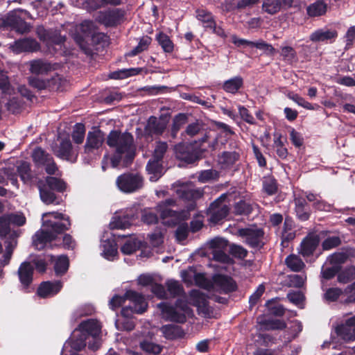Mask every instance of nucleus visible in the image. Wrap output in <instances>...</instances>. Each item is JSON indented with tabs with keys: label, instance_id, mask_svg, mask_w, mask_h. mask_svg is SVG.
<instances>
[{
	"label": "nucleus",
	"instance_id": "50",
	"mask_svg": "<svg viewBox=\"0 0 355 355\" xmlns=\"http://www.w3.org/2000/svg\"><path fill=\"white\" fill-rule=\"evenodd\" d=\"M240 158V154L236 151H224L220 156L222 164L230 166L234 165Z\"/></svg>",
	"mask_w": 355,
	"mask_h": 355
},
{
	"label": "nucleus",
	"instance_id": "49",
	"mask_svg": "<svg viewBox=\"0 0 355 355\" xmlns=\"http://www.w3.org/2000/svg\"><path fill=\"white\" fill-rule=\"evenodd\" d=\"M141 349L146 353L153 355H159L163 349V347L155 343L144 340L140 343Z\"/></svg>",
	"mask_w": 355,
	"mask_h": 355
},
{
	"label": "nucleus",
	"instance_id": "39",
	"mask_svg": "<svg viewBox=\"0 0 355 355\" xmlns=\"http://www.w3.org/2000/svg\"><path fill=\"white\" fill-rule=\"evenodd\" d=\"M259 324L263 327L266 331L270 330H284L286 328V323L279 319H265L261 320Z\"/></svg>",
	"mask_w": 355,
	"mask_h": 355
},
{
	"label": "nucleus",
	"instance_id": "47",
	"mask_svg": "<svg viewBox=\"0 0 355 355\" xmlns=\"http://www.w3.org/2000/svg\"><path fill=\"white\" fill-rule=\"evenodd\" d=\"M262 190L268 196H272L278 191V184L274 178H268L263 180Z\"/></svg>",
	"mask_w": 355,
	"mask_h": 355
},
{
	"label": "nucleus",
	"instance_id": "18",
	"mask_svg": "<svg viewBox=\"0 0 355 355\" xmlns=\"http://www.w3.org/2000/svg\"><path fill=\"white\" fill-rule=\"evenodd\" d=\"M57 239L56 235L48 230H40L33 236V245L37 250H42L52 241Z\"/></svg>",
	"mask_w": 355,
	"mask_h": 355
},
{
	"label": "nucleus",
	"instance_id": "9",
	"mask_svg": "<svg viewBox=\"0 0 355 355\" xmlns=\"http://www.w3.org/2000/svg\"><path fill=\"white\" fill-rule=\"evenodd\" d=\"M265 232L262 228L245 227L238 230V235L245 239V243L252 248L263 247V238Z\"/></svg>",
	"mask_w": 355,
	"mask_h": 355
},
{
	"label": "nucleus",
	"instance_id": "56",
	"mask_svg": "<svg viewBox=\"0 0 355 355\" xmlns=\"http://www.w3.org/2000/svg\"><path fill=\"white\" fill-rule=\"evenodd\" d=\"M263 10L270 14L275 15L282 8L277 0H266L262 5Z\"/></svg>",
	"mask_w": 355,
	"mask_h": 355
},
{
	"label": "nucleus",
	"instance_id": "54",
	"mask_svg": "<svg viewBox=\"0 0 355 355\" xmlns=\"http://www.w3.org/2000/svg\"><path fill=\"white\" fill-rule=\"evenodd\" d=\"M148 238L150 245L154 248L159 247L164 243V234L160 229H156L148 234Z\"/></svg>",
	"mask_w": 355,
	"mask_h": 355
},
{
	"label": "nucleus",
	"instance_id": "15",
	"mask_svg": "<svg viewBox=\"0 0 355 355\" xmlns=\"http://www.w3.org/2000/svg\"><path fill=\"white\" fill-rule=\"evenodd\" d=\"M189 297L194 306H196L205 316L210 315L211 309L209 306V302L205 293L198 290L193 289L189 292Z\"/></svg>",
	"mask_w": 355,
	"mask_h": 355
},
{
	"label": "nucleus",
	"instance_id": "51",
	"mask_svg": "<svg viewBox=\"0 0 355 355\" xmlns=\"http://www.w3.org/2000/svg\"><path fill=\"white\" fill-rule=\"evenodd\" d=\"M266 306L270 314L281 317L285 313V309L282 304H277L275 299L268 300L266 303Z\"/></svg>",
	"mask_w": 355,
	"mask_h": 355
},
{
	"label": "nucleus",
	"instance_id": "48",
	"mask_svg": "<svg viewBox=\"0 0 355 355\" xmlns=\"http://www.w3.org/2000/svg\"><path fill=\"white\" fill-rule=\"evenodd\" d=\"M229 212V207L227 205H223L220 209L209 212L210 220L214 223H218L227 216Z\"/></svg>",
	"mask_w": 355,
	"mask_h": 355
},
{
	"label": "nucleus",
	"instance_id": "26",
	"mask_svg": "<svg viewBox=\"0 0 355 355\" xmlns=\"http://www.w3.org/2000/svg\"><path fill=\"white\" fill-rule=\"evenodd\" d=\"M338 37V32L334 29L320 28L310 35V40L313 42L334 40Z\"/></svg>",
	"mask_w": 355,
	"mask_h": 355
},
{
	"label": "nucleus",
	"instance_id": "28",
	"mask_svg": "<svg viewBox=\"0 0 355 355\" xmlns=\"http://www.w3.org/2000/svg\"><path fill=\"white\" fill-rule=\"evenodd\" d=\"M18 236L17 232L13 231L9 235V237L5 241L6 252L3 254L2 259L0 260L1 264L4 266L9 263L12 257L15 248L17 245L16 238Z\"/></svg>",
	"mask_w": 355,
	"mask_h": 355
},
{
	"label": "nucleus",
	"instance_id": "37",
	"mask_svg": "<svg viewBox=\"0 0 355 355\" xmlns=\"http://www.w3.org/2000/svg\"><path fill=\"white\" fill-rule=\"evenodd\" d=\"M196 18L200 21L205 28L209 29L216 23L212 13L205 9H197L196 10Z\"/></svg>",
	"mask_w": 355,
	"mask_h": 355
},
{
	"label": "nucleus",
	"instance_id": "1",
	"mask_svg": "<svg viewBox=\"0 0 355 355\" xmlns=\"http://www.w3.org/2000/svg\"><path fill=\"white\" fill-rule=\"evenodd\" d=\"M106 143L109 147L115 148L116 153L125 155L123 162L126 166L132 164L135 156V148L134 137L130 132L112 130L107 137Z\"/></svg>",
	"mask_w": 355,
	"mask_h": 355
},
{
	"label": "nucleus",
	"instance_id": "23",
	"mask_svg": "<svg viewBox=\"0 0 355 355\" xmlns=\"http://www.w3.org/2000/svg\"><path fill=\"white\" fill-rule=\"evenodd\" d=\"M167 123L162 119H158L156 116L149 117L146 126V132L149 135H162L166 128Z\"/></svg>",
	"mask_w": 355,
	"mask_h": 355
},
{
	"label": "nucleus",
	"instance_id": "60",
	"mask_svg": "<svg viewBox=\"0 0 355 355\" xmlns=\"http://www.w3.org/2000/svg\"><path fill=\"white\" fill-rule=\"evenodd\" d=\"M189 230L187 223H182L180 224L175 232L176 241L179 243L185 241L189 236Z\"/></svg>",
	"mask_w": 355,
	"mask_h": 355
},
{
	"label": "nucleus",
	"instance_id": "64",
	"mask_svg": "<svg viewBox=\"0 0 355 355\" xmlns=\"http://www.w3.org/2000/svg\"><path fill=\"white\" fill-rule=\"evenodd\" d=\"M281 55L283 60L289 62L297 60V56L295 50L289 46L282 47Z\"/></svg>",
	"mask_w": 355,
	"mask_h": 355
},
{
	"label": "nucleus",
	"instance_id": "25",
	"mask_svg": "<svg viewBox=\"0 0 355 355\" xmlns=\"http://www.w3.org/2000/svg\"><path fill=\"white\" fill-rule=\"evenodd\" d=\"M79 331L84 334L87 337H92L94 340L100 334L101 327L98 322L94 320H87L83 321L78 325Z\"/></svg>",
	"mask_w": 355,
	"mask_h": 355
},
{
	"label": "nucleus",
	"instance_id": "21",
	"mask_svg": "<svg viewBox=\"0 0 355 355\" xmlns=\"http://www.w3.org/2000/svg\"><path fill=\"white\" fill-rule=\"evenodd\" d=\"M34 268L30 262H22L18 268V277L20 283L25 289H28L33 282Z\"/></svg>",
	"mask_w": 355,
	"mask_h": 355
},
{
	"label": "nucleus",
	"instance_id": "5",
	"mask_svg": "<svg viewBox=\"0 0 355 355\" xmlns=\"http://www.w3.org/2000/svg\"><path fill=\"white\" fill-rule=\"evenodd\" d=\"M49 216H52L54 220H44L43 226L57 237L58 234H62L70 229L71 223L69 216L59 212H47L42 215V218H44Z\"/></svg>",
	"mask_w": 355,
	"mask_h": 355
},
{
	"label": "nucleus",
	"instance_id": "40",
	"mask_svg": "<svg viewBox=\"0 0 355 355\" xmlns=\"http://www.w3.org/2000/svg\"><path fill=\"white\" fill-rule=\"evenodd\" d=\"M69 266V260L67 255L59 256L55 261L54 271L57 276L64 275Z\"/></svg>",
	"mask_w": 355,
	"mask_h": 355
},
{
	"label": "nucleus",
	"instance_id": "6",
	"mask_svg": "<svg viewBox=\"0 0 355 355\" xmlns=\"http://www.w3.org/2000/svg\"><path fill=\"white\" fill-rule=\"evenodd\" d=\"M21 15V12L18 10L10 12L0 22V28L3 30L15 31L21 34L29 32L31 26Z\"/></svg>",
	"mask_w": 355,
	"mask_h": 355
},
{
	"label": "nucleus",
	"instance_id": "59",
	"mask_svg": "<svg viewBox=\"0 0 355 355\" xmlns=\"http://www.w3.org/2000/svg\"><path fill=\"white\" fill-rule=\"evenodd\" d=\"M343 293V291L340 288H329L327 289L326 292L324 293V299L327 302H334L339 299Z\"/></svg>",
	"mask_w": 355,
	"mask_h": 355
},
{
	"label": "nucleus",
	"instance_id": "31",
	"mask_svg": "<svg viewBox=\"0 0 355 355\" xmlns=\"http://www.w3.org/2000/svg\"><path fill=\"white\" fill-rule=\"evenodd\" d=\"M160 330L164 336L168 340L182 338L184 336V332L182 328L176 324H164L161 327Z\"/></svg>",
	"mask_w": 355,
	"mask_h": 355
},
{
	"label": "nucleus",
	"instance_id": "11",
	"mask_svg": "<svg viewBox=\"0 0 355 355\" xmlns=\"http://www.w3.org/2000/svg\"><path fill=\"white\" fill-rule=\"evenodd\" d=\"M105 141V134L98 128H94L92 131H89L84 146V153L88 155H95L101 148Z\"/></svg>",
	"mask_w": 355,
	"mask_h": 355
},
{
	"label": "nucleus",
	"instance_id": "4",
	"mask_svg": "<svg viewBox=\"0 0 355 355\" xmlns=\"http://www.w3.org/2000/svg\"><path fill=\"white\" fill-rule=\"evenodd\" d=\"M127 300L135 303V311L137 314H142L147 310L148 304L144 296L132 290H128L123 295H114L109 302L110 308L115 311L121 307Z\"/></svg>",
	"mask_w": 355,
	"mask_h": 355
},
{
	"label": "nucleus",
	"instance_id": "55",
	"mask_svg": "<svg viewBox=\"0 0 355 355\" xmlns=\"http://www.w3.org/2000/svg\"><path fill=\"white\" fill-rule=\"evenodd\" d=\"M87 339H89V338L80 331V334L71 340V348L77 352L81 351L87 345Z\"/></svg>",
	"mask_w": 355,
	"mask_h": 355
},
{
	"label": "nucleus",
	"instance_id": "52",
	"mask_svg": "<svg viewBox=\"0 0 355 355\" xmlns=\"http://www.w3.org/2000/svg\"><path fill=\"white\" fill-rule=\"evenodd\" d=\"M85 135V127L84 124L80 123H76L71 133V137L74 143L81 144L84 141Z\"/></svg>",
	"mask_w": 355,
	"mask_h": 355
},
{
	"label": "nucleus",
	"instance_id": "62",
	"mask_svg": "<svg viewBox=\"0 0 355 355\" xmlns=\"http://www.w3.org/2000/svg\"><path fill=\"white\" fill-rule=\"evenodd\" d=\"M193 280L196 285L202 288L209 289L212 285L204 273L196 272L193 276Z\"/></svg>",
	"mask_w": 355,
	"mask_h": 355
},
{
	"label": "nucleus",
	"instance_id": "45",
	"mask_svg": "<svg viewBox=\"0 0 355 355\" xmlns=\"http://www.w3.org/2000/svg\"><path fill=\"white\" fill-rule=\"evenodd\" d=\"M288 98L293 101L298 105L309 110H318L320 107V105L318 104H311V103L306 101L303 97L300 96L297 94L295 93H289L288 94Z\"/></svg>",
	"mask_w": 355,
	"mask_h": 355
},
{
	"label": "nucleus",
	"instance_id": "41",
	"mask_svg": "<svg viewBox=\"0 0 355 355\" xmlns=\"http://www.w3.org/2000/svg\"><path fill=\"white\" fill-rule=\"evenodd\" d=\"M355 279V266H350L340 270L337 280L340 284H347Z\"/></svg>",
	"mask_w": 355,
	"mask_h": 355
},
{
	"label": "nucleus",
	"instance_id": "38",
	"mask_svg": "<svg viewBox=\"0 0 355 355\" xmlns=\"http://www.w3.org/2000/svg\"><path fill=\"white\" fill-rule=\"evenodd\" d=\"M285 263L293 272H300L306 266L302 259L294 254H291L286 258Z\"/></svg>",
	"mask_w": 355,
	"mask_h": 355
},
{
	"label": "nucleus",
	"instance_id": "35",
	"mask_svg": "<svg viewBox=\"0 0 355 355\" xmlns=\"http://www.w3.org/2000/svg\"><path fill=\"white\" fill-rule=\"evenodd\" d=\"M243 86V78L240 76H237L225 80L222 86V89L227 93L235 94Z\"/></svg>",
	"mask_w": 355,
	"mask_h": 355
},
{
	"label": "nucleus",
	"instance_id": "20",
	"mask_svg": "<svg viewBox=\"0 0 355 355\" xmlns=\"http://www.w3.org/2000/svg\"><path fill=\"white\" fill-rule=\"evenodd\" d=\"M214 283L225 293H230L237 290L238 286L234 279L228 275L218 274L213 277Z\"/></svg>",
	"mask_w": 355,
	"mask_h": 355
},
{
	"label": "nucleus",
	"instance_id": "3",
	"mask_svg": "<svg viewBox=\"0 0 355 355\" xmlns=\"http://www.w3.org/2000/svg\"><path fill=\"white\" fill-rule=\"evenodd\" d=\"M157 307L164 315L166 320L184 324L187 321V315L192 313V309L184 299L178 298L174 305L168 302H162Z\"/></svg>",
	"mask_w": 355,
	"mask_h": 355
},
{
	"label": "nucleus",
	"instance_id": "46",
	"mask_svg": "<svg viewBox=\"0 0 355 355\" xmlns=\"http://www.w3.org/2000/svg\"><path fill=\"white\" fill-rule=\"evenodd\" d=\"M167 291L169 293L171 297H176L182 295L184 293V288L178 281L168 280L166 282Z\"/></svg>",
	"mask_w": 355,
	"mask_h": 355
},
{
	"label": "nucleus",
	"instance_id": "43",
	"mask_svg": "<svg viewBox=\"0 0 355 355\" xmlns=\"http://www.w3.org/2000/svg\"><path fill=\"white\" fill-rule=\"evenodd\" d=\"M252 211V205L245 200H241L234 206V213L236 216H249Z\"/></svg>",
	"mask_w": 355,
	"mask_h": 355
},
{
	"label": "nucleus",
	"instance_id": "10",
	"mask_svg": "<svg viewBox=\"0 0 355 355\" xmlns=\"http://www.w3.org/2000/svg\"><path fill=\"white\" fill-rule=\"evenodd\" d=\"M53 152L57 157L72 163L76 162L78 157V148L73 147L69 137L62 139Z\"/></svg>",
	"mask_w": 355,
	"mask_h": 355
},
{
	"label": "nucleus",
	"instance_id": "61",
	"mask_svg": "<svg viewBox=\"0 0 355 355\" xmlns=\"http://www.w3.org/2000/svg\"><path fill=\"white\" fill-rule=\"evenodd\" d=\"M167 148L168 145L166 142H159L156 146L150 159L162 162Z\"/></svg>",
	"mask_w": 355,
	"mask_h": 355
},
{
	"label": "nucleus",
	"instance_id": "17",
	"mask_svg": "<svg viewBox=\"0 0 355 355\" xmlns=\"http://www.w3.org/2000/svg\"><path fill=\"white\" fill-rule=\"evenodd\" d=\"M62 288L60 281L42 282L37 288V295L41 298H47L58 294Z\"/></svg>",
	"mask_w": 355,
	"mask_h": 355
},
{
	"label": "nucleus",
	"instance_id": "42",
	"mask_svg": "<svg viewBox=\"0 0 355 355\" xmlns=\"http://www.w3.org/2000/svg\"><path fill=\"white\" fill-rule=\"evenodd\" d=\"M156 40L165 53H172L174 49V44L170 37L163 32L156 35Z\"/></svg>",
	"mask_w": 355,
	"mask_h": 355
},
{
	"label": "nucleus",
	"instance_id": "63",
	"mask_svg": "<svg viewBox=\"0 0 355 355\" xmlns=\"http://www.w3.org/2000/svg\"><path fill=\"white\" fill-rule=\"evenodd\" d=\"M202 128L203 123L201 121L196 120L195 122L189 123L187 126L184 130V133L187 135L192 137L200 133Z\"/></svg>",
	"mask_w": 355,
	"mask_h": 355
},
{
	"label": "nucleus",
	"instance_id": "13",
	"mask_svg": "<svg viewBox=\"0 0 355 355\" xmlns=\"http://www.w3.org/2000/svg\"><path fill=\"white\" fill-rule=\"evenodd\" d=\"M175 150L177 158L187 164H193L200 158L199 152L191 145L179 144Z\"/></svg>",
	"mask_w": 355,
	"mask_h": 355
},
{
	"label": "nucleus",
	"instance_id": "57",
	"mask_svg": "<svg viewBox=\"0 0 355 355\" xmlns=\"http://www.w3.org/2000/svg\"><path fill=\"white\" fill-rule=\"evenodd\" d=\"M12 89L6 73L0 70V91L3 94H10Z\"/></svg>",
	"mask_w": 355,
	"mask_h": 355
},
{
	"label": "nucleus",
	"instance_id": "58",
	"mask_svg": "<svg viewBox=\"0 0 355 355\" xmlns=\"http://www.w3.org/2000/svg\"><path fill=\"white\" fill-rule=\"evenodd\" d=\"M341 266L339 265H334L331 267L322 268L321 277L326 280H330L333 279L336 275L338 276Z\"/></svg>",
	"mask_w": 355,
	"mask_h": 355
},
{
	"label": "nucleus",
	"instance_id": "14",
	"mask_svg": "<svg viewBox=\"0 0 355 355\" xmlns=\"http://www.w3.org/2000/svg\"><path fill=\"white\" fill-rule=\"evenodd\" d=\"M336 333L346 342L355 340V315L347 319L343 324L338 325Z\"/></svg>",
	"mask_w": 355,
	"mask_h": 355
},
{
	"label": "nucleus",
	"instance_id": "32",
	"mask_svg": "<svg viewBox=\"0 0 355 355\" xmlns=\"http://www.w3.org/2000/svg\"><path fill=\"white\" fill-rule=\"evenodd\" d=\"M146 169L150 175V182L157 181L163 175V166L162 162L149 159Z\"/></svg>",
	"mask_w": 355,
	"mask_h": 355
},
{
	"label": "nucleus",
	"instance_id": "12",
	"mask_svg": "<svg viewBox=\"0 0 355 355\" xmlns=\"http://www.w3.org/2000/svg\"><path fill=\"white\" fill-rule=\"evenodd\" d=\"M320 236L314 233H309L302 241L299 248V253L303 257L313 256L320 244Z\"/></svg>",
	"mask_w": 355,
	"mask_h": 355
},
{
	"label": "nucleus",
	"instance_id": "34",
	"mask_svg": "<svg viewBox=\"0 0 355 355\" xmlns=\"http://www.w3.org/2000/svg\"><path fill=\"white\" fill-rule=\"evenodd\" d=\"M327 11V4L323 0H318L306 7V14L310 17L324 15Z\"/></svg>",
	"mask_w": 355,
	"mask_h": 355
},
{
	"label": "nucleus",
	"instance_id": "44",
	"mask_svg": "<svg viewBox=\"0 0 355 355\" xmlns=\"http://www.w3.org/2000/svg\"><path fill=\"white\" fill-rule=\"evenodd\" d=\"M152 38L148 35L143 36L139 41L137 46H136L132 51L126 54L129 57H133L137 54L148 49L149 45L151 44Z\"/></svg>",
	"mask_w": 355,
	"mask_h": 355
},
{
	"label": "nucleus",
	"instance_id": "22",
	"mask_svg": "<svg viewBox=\"0 0 355 355\" xmlns=\"http://www.w3.org/2000/svg\"><path fill=\"white\" fill-rule=\"evenodd\" d=\"M294 204L297 218L302 222L308 220L311 216V210L306 199L302 197H295Z\"/></svg>",
	"mask_w": 355,
	"mask_h": 355
},
{
	"label": "nucleus",
	"instance_id": "8",
	"mask_svg": "<svg viewBox=\"0 0 355 355\" xmlns=\"http://www.w3.org/2000/svg\"><path fill=\"white\" fill-rule=\"evenodd\" d=\"M126 11L123 8H114L101 11L98 21L105 27H116L125 19Z\"/></svg>",
	"mask_w": 355,
	"mask_h": 355
},
{
	"label": "nucleus",
	"instance_id": "24",
	"mask_svg": "<svg viewBox=\"0 0 355 355\" xmlns=\"http://www.w3.org/2000/svg\"><path fill=\"white\" fill-rule=\"evenodd\" d=\"M29 70L31 73L36 75L46 74L54 69L53 64L43 59L33 60L29 62Z\"/></svg>",
	"mask_w": 355,
	"mask_h": 355
},
{
	"label": "nucleus",
	"instance_id": "53",
	"mask_svg": "<svg viewBox=\"0 0 355 355\" xmlns=\"http://www.w3.org/2000/svg\"><path fill=\"white\" fill-rule=\"evenodd\" d=\"M180 197L183 200L188 201H195L202 196V193L195 189H183L180 191Z\"/></svg>",
	"mask_w": 355,
	"mask_h": 355
},
{
	"label": "nucleus",
	"instance_id": "16",
	"mask_svg": "<svg viewBox=\"0 0 355 355\" xmlns=\"http://www.w3.org/2000/svg\"><path fill=\"white\" fill-rule=\"evenodd\" d=\"M160 218L164 220V225L174 227L184 219V213L183 211H175L166 207L161 209Z\"/></svg>",
	"mask_w": 355,
	"mask_h": 355
},
{
	"label": "nucleus",
	"instance_id": "27",
	"mask_svg": "<svg viewBox=\"0 0 355 355\" xmlns=\"http://www.w3.org/2000/svg\"><path fill=\"white\" fill-rule=\"evenodd\" d=\"M17 173L25 184H31L35 176L31 170V165L26 161H21L17 166Z\"/></svg>",
	"mask_w": 355,
	"mask_h": 355
},
{
	"label": "nucleus",
	"instance_id": "36",
	"mask_svg": "<svg viewBox=\"0 0 355 355\" xmlns=\"http://www.w3.org/2000/svg\"><path fill=\"white\" fill-rule=\"evenodd\" d=\"M188 122V115L185 113H179L173 119L171 128V136L173 139L176 138L179 130Z\"/></svg>",
	"mask_w": 355,
	"mask_h": 355
},
{
	"label": "nucleus",
	"instance_id": "2",
	"mask_svg": "<svg viewBox=\"0 0 355 355\" xmlns=\"http://www.w3.org/2000/svg\"><path fill=\"white\" fill-rule=\"evenodd\" d=\"M37 188L41 200L46 205H59L60 199L55 192L63 193L67 189V183L54 176H46L44 180H40Z\"/></svg>",
	"mask_w": 355,
	"mask_h": 355
},
{
	"label": "nucleus",
	"instance_id": "29",
	"mask_svg": "<svg viewBox=\"0 0 355 355\" xmlns=\"http://www.w3.org/2000/svg\"><path fill=\"white\" fill-rule=\"evenodd\" d=\"M15 48L17 52H35L40 50V45L35 39L25 38L16 41Z\"/></svg>",
	"mask_w": 355,
	"mask_h": 355
},
{
	"label": "nucleus",
	"instance_id": "30",
	"mask_svg": "<svg viewBox=\"0 0 355 355\" xmlns=\"http://www.w3.org/2000/svg\"><path fill=\"white\" fill-rule=\"evenodd\" d=\"M135 220V214L130 210L125 212L123 216L115 218L114 220L111 222L112 229L123 230L128 228Z\"/></svg>",
	"mask_w": 355,
	"mask_h": 355
},
{
	"label": "nucleus",
	"instance_id": "19",
	"mask_svg": "<svg viewBox=\"0 0 355 355\" xmlns=\"http://www.w3.org/2000/svg\"><path fill=\"white\" fill-rule=\"evenodd\" d=\"M59 78L58 76L53 77L50 79H41L38 77L31 76L28 78V83L32 87L37 90L48 89L52 91L58 89V82Z\"/></svg>",
	"mask_w": 355,
	"mask_h": 355
},
{
	"label": "nucleus",
	"instance_id": "33",
	"mask_svg": "<svg viewBox=\"0 0 355 355\" xmlns=\"http://www.w3.org/2000/svg\"><path fill=\"white\" fill-rule=\"evenodd\" d=\"M31 157L35 166L40 168L51 161L53 157L41 147H36L32 153Z\"/></svg>",
	"mask_w": 355,
	"mask_h": 355
},
{
	"label": "nucleus",
	"instance_id": "7",
	"mask_svg": "<svg viewBox=\"0 0 355 355\" xmlns=\"http://www.w3.org/2000/svg\"><path fill=\"white\" fill-rule=\"evenodd\" d=\"M119 189L123 193H130L141 189L144 186V178L139 173H125L116 179Z\"/></svg>",
	"mask_w": 355,
	"mask_h": 355
}]
</instances>
